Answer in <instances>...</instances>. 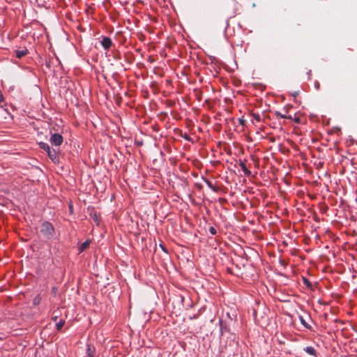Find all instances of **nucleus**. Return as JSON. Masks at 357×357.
Here are the masks:
<instances>
[{
	"mask_svg": "<svg viewBox=\"0 0 357 357\" xmlns=\"http://www.w3.org/2000/svg\"><path fill=\"white\" fill-rule=\"evenodd\" d=\"M65 324V321L63 320V319H61L58 323H56V329L58 331H60L62 327L64 326Z\"/></svg>",
	"mask_w": 357,
	"mask_h": 357,
	"instance_id": "f8f14e48",
	"label": "nucleus"
},
{
	"mask_svg": "<svg viewBox=\"0 0 357 357\" xmlns=\"http://www.w3.org/2000/svg\"><path fill=\"white\" fill-rule=\"evenodd\" d=\"M252 116L255 121L258 122L261 121V116L259 114L253 113L252 114Z\"/></svg>",
	"mask_w": 357,
	"mask_h": 357,
	"instance_id": "4468645a",
	"label": "nucleus"
},
{
	"mask_svg": "<svg viewBox=\"0 0 357 357\" xmlns=\"http://www.w3.org/2000/svg\"><path fill=\"white\" fill-rule=\"evenodd\" d=\"M28 53V50L26 49L21 50H17L16 51V56L19 59L22 58L25 55H26Z\"/></svg>",
	"mask_w": 357,
	"mask_h": 357,
	"instance_id": "0eeeda50",
	"label": "nucleus"
},
{
	"mask_svg": "<svg viewBox=\"0 0 357 357\" xmlns=\"http://www.w3.org/2000/svg\"><path fill=\"white\" fill-rule=\"evenodd\" d=\"M299 319L303 326H304L306 328H310V326L307 324V323L305 321L303 317L301 316L299 317Z\"/></svg>",
	"mask_w": 357,
	"mask_h": 357,
	"instance_id": "ddd939ff",
	"label": "nucleus"
},
{
	"mask_svg": "<svg viewBox=\"0 0 357 357\" xmlns=\"http://www.w3.org/2000/svg\"><path fill=\"white\" fill-rule=\"evenodd\" d=\"M90 243V241H86L84 243H82L79 248V252H82L86 249H87L89 247Z\"/></svg>",
	"mask_w": 357,
	"mask_h": 357,
	"instance_id": "6e6552de",
	"label": "nucleus"
},
{
	"mask_svg": "<svg viewBox=\"0 0 357 357\" xmlns=\"http://www.w3.org/2000/svg\"><path fill=\"white\" fill-rule=\"evenodd\" d=\"M50 142L54 146H60L63 143V137L59 133H54L51 135Z\"/></svg>",
	"mask_w": 357,
	"mask_h": 357,
	"instance_id": "f03ea898",
	"label": "nucleus"
},
{
	"mask_svg": "<svg viewBox=\"0 0 357 357\" xmlns=\"http://www.w3.org/2000/svg\"><path fill=\"white\" fill-rule=\"evenodd\" d=\"M87 354H88V357H94L90 347H89L87 349Z\"/></svg>",
	"mask_w": 357,
	"mask_h": 357,
	"instance_id": "dca6fc26",
	"label": "nucleus"
},
{
	"mask_svg": "<svg viewBox=\"0 0 357 357\" xmlns=\"http://www.w3.org/2000/svg\"><path fill=\"white\" fill-rule=\"evenodd\" d=\"M275 114L278 118L292 119L291 116H287L286 114H282L281 112H278V111H276Z\"/></svg>",
	"mask_w": 357,
	"mask_h": 357,
	"instance_id": "1a4fd4ad",
	"label": "nucleus"
},
{
	"mask_svg": "<svg viewBox=\"0 0 357 357\" xmlns=\"http://www.w3.org/2000/svg\"><path fill=\"white\" fill-rule=\"evenodd\" d=\"M303 282L308 289H312L313 285L308 279H307L306 278H303Z\"/></svg>",
	"mask_w": 357,
	"mask_h": 357,
	"instance_id": "9b49d317",
	"label": "nucleus"
},
{
	"mask_svg": "<svg viewBox=\"0 0 357 357\" xmlns=\"http://www.w3.org/2000/svg\"><path fill=\"white\" fill-rule=\"evenodd\" d=\"M49 158L54 162H59V156L57 154V152L55 149H50L47 152Z\"/></svg>",
	"mask_w": 357,
	"mask_h": 357,
	"instance_id": "20e7f679",
	"label": "nucleus"
},
{
	"mask_svg": "<svg viewBox=\"0 0 357 357\" xmlns=\"http://www.w3.org/2000/svg\"><path fill=\"white\" fill-rule=\"evenodd\" d=\"M314 86H315V88H316L317 89H319V88H320V84H319V83L318 82H316L314 83Z\"/></svg>",
	"mask_w": 357,
	"mask_h": 357,
	"instance_id": "aec40b11",
	"label": "nucleus"
},
{
	"mask_svg": "<svg viewBox=\"0 0 357 357\" xmlns=\"http://www.w3.org/2000/svg\"><path fill=\"white\" fill-rule=\"evenodd\" d=\"M39 146L40 149L45 150L46 152H47V151H49L51 149L49 144L45 142H40Z\"/></svg>",
	"mask_w": 357,
	"mask_h": 357,
	"instance_id": "9d476101",
	"label": "nucleus"
},
{
	"mask_svg": "<svg viewBox=\"0 0 357 357\" xmlns=\"http://www.w3.org/2000/svg\"><path fill=\"white\" fill-rule=\"evenodd\" d=\"M245 161L246 160H240L238 165L241 167L243 172H244L245 175L248 176L251 174V172L247 168Z\"/></svg>",
	"mask_w": 357,
	"mask_h": 357,
	"instance_id": "39448f33",
	"label": "nucleus"
},
{
	"mask_svg": "<svg viewBox=\"0 0 357 357\" xmlns=\"http://www.w3.org/2000/svg\"><path fill=\"white\" fill-rule=\"evenodd\" d=\"M40 231L47 239L52 238L55 233L54 226L48 221H45L41 224Z\"/></svg>",
	"mask_w": 357,
	"mask_h": 357,
	"instance_id": "f257e3e1",
	"label": "nucleus"
},
{
	"mask_svg": "<svg viewBox=\"0 0 357 357\" xmlns=\"http://www.w3.org/2000/svg\"><path fill=\"white\" fill-rule=\"evenodd\" d=\"M183 137L185 139H186L187 141H189V142H190V141H191V138H190V137L188 135H187L186 133L183 136Z\"/></svg>",
	"mask_w": 357,
	"mask_h": 357,
	"instance_id": "a211bd4d",
	"label": "nucleus"
},
{
	"mask_svg": "<svg viewBox=\"0 0 357 357\" xmlns=\"http://www.w3.org/2000/svg\"><path fill=\"white\" fill-rule=\"evenodd\" d=\"M294 121L297 123H299V118H295Z\"/></svg>",
	"mask_w": 357,
	"mask_h": 357,
	"instance_id": "4be33fe9",
	"label": "nucleus"
},
{
	"mask_svg": "<svg viewBox=\"0 0 357 357\" xmlns=\"http://www.w3.org/2000/svg\"><path fill=\"white\" fill-rule=\"evenodd\" d=\"M100 43L102 47L106 50H108L112 45L111 38L107 36L103 37Z\"/></svg>",
	"mask_w": 357,
	"mask_h": 357,
	"instance_id": "7ed1b4c3",
	"label": "nucleus"
},
{
	"mask_svg": "<svg viewBox=\"0 0 357 357\" xmlns=\"http://www.w3.org/2000/svg\"><path fill=\"white\" fill-rule=\"evenodd\" d=\"M209 232H210L212 235H215V234H216L217 231H216V229H215V227H210V228H209Z\"/></svg>",
	"mask_w": 357,
	"mask_h": 357,
	"instance_id": "2eb2a0df",
	"label": "nucleus"
},
{
	"mask_svg": "<svg viewBox=\"0 0 357 357\" xmlns=\"http://www.w3.org/2000/svg\"><path fill=\"white\" fill-rule=\"evenodd\" d=\"M52 319L55 321L57 319V316H54L52 317Z\"/></svg>",
	"mask_w": 357,
	"mask_h": 357,
	"instance_id": "412c9836",
	"label": "nucleus"
},
{
	"mask_svg": "<svg viewBox=\"0 0 357 357\" xmlns=\"http://www.w3.org/2000/svg\"><path fill=\"white\" fill-rule=\"evenodd\" d=\"M304 351L309 355L316 357V350L313 347H306L305 348H304Z\"/></svg>",
	"mask_w": 357,
	"mask_h": 357,
	"instance_id": "423d86ee",
	"label": "nucleus"
},
{
	"mask_svg": "<svg viewBox=\"0 0 357 357\" xmlns=\"http://www.w3.org/2000/svg\"><path fill=\"white\" fill-rule=\"evenodd\" d=\"M202 95V92H201V91H198L197 92V98L199 100H201Z\"/></svg>",
	"mask_w": 357,
	"mask_h": 357,
	"instance_id": "6ab92c4d",
	"label": "nucleus"
},
{
	"mask_svg": "<svg viewBox=\"0 0 357 357\" xmlns=\"http://www.w3.org/2000/svg\"><path fill=\"white\" fill-rule=\"evenodd\" d=\"M206 183H207L208 186L210 188H211V189H213V190H215V188L213 187V184H212V183H211V181H206Z\"/></svg>",
	"mask_w": 357,
	"mask_h": 357,
	"instance_id": "f3484780",
	"label": "nucleus"
}]
</instances>
